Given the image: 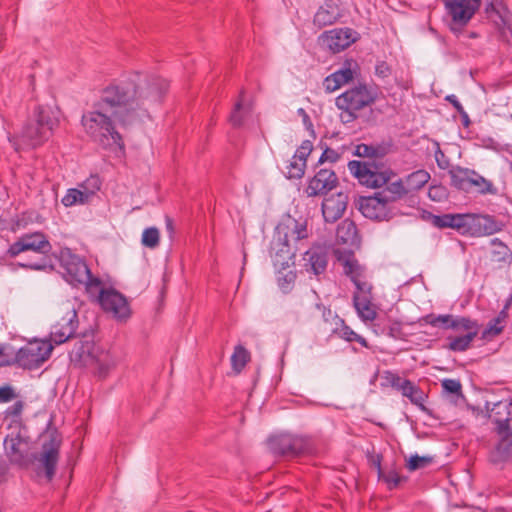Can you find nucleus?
<instances>
[{"instance_id": "nucleus-16", "label": "nucleus", "mask_w": 512, "mask_h": 512, "mask_svg": "<svg viewBox=\"0 0 512 512\" xmlns=\"http://www.w3.org/2000/svg\"><path fill=\"white\" fill-rule=\"evenodd\" d=\"M77 326V313L71 309L51 327L49 341L55 345L65 343L75 334Z\"/></svg>"}, {"instance_id": "nucleus-40", "label": "nucleus", "mask_w": 512, "mask_h": 512, "mask_svg": "<svg viewBox=\"0 0 512 512\" xmlns=\"http://www.w3.org/2000/svg\"><path fill=\"white\" fill-rule=\"evenodd\" d=\"M251 107L250 105H245L243 103L242 97L238 102H236L234 109L230 115V123L234 127H239L243 124L244 118L248 113H250Z\"/></svg>"}, {"instance_id": "nucleus-17", "label": "nucleus", "mask_w": 512, "mask_h": 512, "mask_svg": "<svg viewBox=\"0 0 512 512\" xmlns=\"http://www.w3.org/2000/svg\"><path fill=\"white\" fill-rule=\"evenodd\" d=\"M486 18L493 24L494 28L502 38L510 33L509 11L506 6L497 0H490L485 5Z\"/></svg>"}, {"instance_id": "nucleus-43", "label": "nucleus", "mask_w": 512, "mask_h": 512, "mask_svg": "<svg viewBox=\"0 0 512 512\" xmlns=\"http://www.w3.org/2000/svg\"><path fill=\"white\" fill-rule=\"evenodd\" d=\"M306 164L297 158L292 157L286 166V176L289 179H299L304 175Z\"/></svg>"}, {"instance_id": "nucleus-24", "label": "nucleus", "mask_w": 512, "mask_h": 512, "mask_svg": "<svg viewBox=\"0 0 512 512\" xmlns=\"http://www.w3.org/2000/svg\"><path fill=\"white\" fill-rule=\"evenodd\" d=\"M115 356L104 350H97L91 354V366L100 378H105L116 367Z\"/></svg>"}, {"instance_id": "nucleus-33", "label": "nucleus", "mask_w": 512, "mask_h": 512, "mask_svg": "<svg viewBox=\"0 0 512 512\" xmlns=\"http://www.w3.org/2000/svg\"><path fill=\"white\" fill-rule=\"evenodd\" d=\"M430 178V174L426 170L419 169L406 176L403 181L409 193L410 191L420 190L428 183Z\"/></svg>"}, {"instance_id": "nucleus-25", "label": "nucleus", "mask_w": 512, "mask_h": 512, "mask_svg": "<svg viewBox=\"0 0 512 512\" xmlns=\"http://www.w3.org/2000/svg\"><path fill=\"white\" fill-rule=\"evenodd\" d=\"M352 65L353 62H346L339 70L327 76L323 81L326 91L334 92L342 85L353 80L355 71L352 68ZM354 65L356 64L354 63Z\"/></svg>"}, {"instance_id": "nucleus-12", "label": "nucleus", "mask_w": 512, "mask_h": 512, "mask_svg": "<svg viewBox=\"0 0 512 512\" xmlns=\"http://www.w3.org/2000/svg\"><path fill=\"white\" fill-rule=\"evenodd\" d=\"M52 249V246L45 234L42 232L27 233L19 237L8 248V255L16 257L22 252L32 251L46 256Z\"/></svg>"}, {"instance_id": "nucleus-19", "label": "nucleus", "mask_w": 512, "mask_h": 512, "mask_svg": "<svg viewBox=\"0 0 512 512\" xmlns=\"http://www.w3.org/2000/svg\"><path fill=\"white\" fill-rule=\"evenodd\" d=\"M357 32L350 28H336L325 31L322 34V41L333 53L340 52L357 40Z\"/></svg>"}, {"instance_id": "nucleus-6", "label": "nucleus", "mask_w": 512, "mask_h": 512, "mask_svg": "<svg viewBox=\"0 0 512 512\" xmlns=\"http://www.w3.org/2000/svg\"><path fill=\"white\" fill-rule=\"evenodd\" d=\"M481 6V0H445L444 7L449 17V28L457 34L470 22Z\"/></svg>"}, {"instance_id": "nucleus-54", "label": "nucleus", "mask_w": 512, "mask_h": 512, "mask_svg": "<svg viewBox=\"0 0 512 512\" xmlns=\"http://www.w3.org/2000/svg\"><path fill=\"white\" fill-rule=\"evenodd\" d=\"M383 378L387 385H390L398 391H400V387L403 385L405 380L402 379L398 374L391 371H385Z\"/></svg>"}, {"instance_id": "nucleus-48", "label": "nucleus", "mask_w": 512, "mask_h": 512, "mask_svg": "<svg viewBox=\"0 0 512 512\" xmlns=\"http://www.w3.org/2000/svg\"><path fill=\"white\" fill-rule=\"evenodd\" d=\"M434 157L438 167L442 170L448 169L450 167V160L445 155V153L441 150L438 142H434Z\"/></svg>"}, {"instance_id": "nucleus-3", "label": "nucleus", "mask_w": 512, "mask_h": 512, "mask_svg": "<svg viewBox=\"0 0 512 512\" xmlns=\"http://www.w3.org/2000/svg\"><path fill=\"white\" fill-rule=\"evenodd\" d=\"M59 263L64 279L73 286L84 285L90 293L99 289L101 281L92 276L86 262L71 249L63 248L59 252Z\"/></svg>"}, {"instance_id": "nucleus-13", "label": "nucleus", "mask_w": 512, "mask_h": 512, "mask_svg": "<svg viewBox=\"0 0 512 512\" xmlns=\"http://www.w3.org/2000/svg\"><path fill=\"white\" fill-rule=\"evenodd\" d=\"M61 437L57 432H51L42 443V451L37 458L40 465L44 468L47 481H51L55 475L56 465L59 459Z\"/></svg>"}, {"instance_id": "nucleus-31", "label": "nucleus", "mask_w": 512, "mask_h": 512, "mask_svg": "<svg viewBox=\"0 0 512 512\" xmlns=\"http://www.w3.org/2000/svg\"><path fill=\"white\" fill-rule=\"evenodd\" d=\"M473 169L454 166L449 170L451 178V184L457 189H467L470 185V179H472Z\"/></svg>"}, {"instance_id": "nucleus-47", "label": "nucleus", "mask_w": 512, "mask_h": 512, "mask_svg": "<svg viewBox=\"0 0 512 512\" xmlns=\"http://www.w3.org/2000/svg\"><path fill=\"white\" fill-rule=\"evenodd\" d=\"M432 461L433 458L430 456L413 455L410 457L407 467L409 470L415 471L428 466Z\"/></svg>"}, {"instance_id": "nucleus-15", "label": "nucleus", "mask_w": 512, "mask_h": 512, "mask_svg": "<svg viewBox=\"0 0 512 512\" xmlns=\"http://www.w3.org/2000/svg\"><path fill=\"white\" fill-rule=\"evenodd\" d=\"M276 239L290 242L299 241L308 237L306 221L297 220L291 215H286L276 227Z\"/></svg>"}, {"instance_id": "nucleus-64", "label": "nucleus", "mask_w": 512, "mask_h": 512, "mask_svg": "<svg viewBox=\"0 0 512 512\" xmlns=\"http://www.w3.org/2000/svg\"><path fill=\"white\" fill-rule=\"evenodd\" d=\"M5 349V346H0V367L12 364V360L9 359V357L4 356Z\"/></svg>"}, {"instance_id": "nucleus-26", "label": "nucleus", "mask_w": 512, "mask_h": 512, "mask_svg": "<svg viewBox=\"0 0 512 512\" xmlns=\"http://www.w3.org/2000/svg\"><path fill=\"white\" fill-rule=\"evenodd\" d=\"M336 241L349 246H358L360 238L355 223L350 219L343 220L336 230Z\"/></svg>"}, {"instance_id": "nucleus-58", "label": "nucleus", "mask_w": 512, "mask_h": 512, "mask_svg": "<svg viewBox=\"0 0 512 512\" xmlns=\"http://www.w3.org/2000/svg\"><path fill=\"white\" fill-rule=\"evenodd\" d=\"M491 243L493 245H498L503 250V256L498 258L497 259L498 261H507V260H509L512 257V254H511L509 248L500 239L494 238L491 241Z\"/></svg>"}, {"instance_id": "nucleus-28", "label": "nucleus", "mask_w": 512, "mask_h": 512, "mask_svg": "<svg viewBox=\"0 0 512 512\" xmlns=\"http://www.w3.org/2000/svg\"><path fill=\"white\" fill-rule=\"evenodd\" d=\"M384 186L385 187L381 191H378V194L389 204L408 194V189H406L405 183L402 179H397L395 181L390 180Z\"/></svg>"}, {"instance_id": "nucleus-55", "label": "nucleus", "mask_w": 512, "mask_h": 512, "mask_svg": "<svg viewBox=\"0 0 512 512\" xmlns=\"http://www.w3.org/2000/svg\"><path fill=\"white\" fill-rule=\"evenodd\" d=\"M354 154L359 157H375L377 155V148L372 145L358 144L355 147Z\"/></svg>"}, {"instance_id": "nucleus-20", "label": "nucleus", "mask_w": 512, "mask_h": 512, "mask_svg": "<svg viewBox=\"0 0 512 512\" xmlns=\"http://www.w3.org/2000/svg\"><path fill=\"white\" fill-rule=\"evenodd\" d=\"M359 210L364 217L372 220H384L389 216V203L375 193L374 196L362 197L359 201Z\"/></svg>"}, {"instance_id": "nucleus-37", "label": "nucleus", "mask_w": 512, "mask_h": 512, "mask_svg": "<svg viewBox=\"0 0 512 512\" xmlns=\"http://www.w3.org/2000/svg\"><path fill=\"white\" fill-rule=\"evenodd\" d=\"M101 180L98 175H91L78 185V189L83 193L84 198L89 202L92 197L100 190Z\"/></svg>"}, {"instance_id": "nucleus-29", "label": "nucleus", "mask_w": 512, "mask_h": 512, "mask_svg": "<svg viewBox=\"0 0 512 512\" xmlns=\"http://www.w3.org/2000/svg\"><path fill=\"white\" fill-rule=\"evenodd\" d=\"M500 441L490 455V460L494 464L506 461L510 456V448L512 447V432L509 435L498 434Z\"/></svg>"}, {"instance_id": "nucleus-50", "label": "nucleus", "mask_w": 512, "mask_h": 512, "mask_svg": "<svg viewBox=\"0 0 512 512\" xmlns=\"http://www.w3.org/2000/svg\"><path fill=\"white\" fill-rule=\"evenodd\" d=\"M305 193L308 197H314L320 194V172L316 173L309 180Z\"/></svg>"}, {"instance_id": "nucleus-8", "label": "nucleus", "mask_w": 512, "mask_h": 512, "mask_svg": "<svg viewBox=\"0 0 512 512\" xmlns=\"http://www.w3.org/2000/svg\"><path fill=\"white\" fill-rule=\"evenodd\" d=\"M268 446L272 453L276 455H298L309 452L311 449V439L306 436L281 433L273 435L268 439Z\"/></svg>"}, {"instance_id": "nucleus-7", "label": "nucleus", "mask_w": 512, "mask_h": 512, "mask_svg": "<svg viewBox=\"0 0 512 512\" xmlns=\"http://www.w3.org/2000/svg\"><path fill=\"white\" fill-rule=\"evenodd\" d=\"M375 100V95L371 89L365 84H358L342 94L336 100V106L349 114L350 117H355V112L370 105Z\"/></svg>"}, {"instance_id": "nucleus-38", "label": "nucleus", "mask_w": 512, "mask_h": 512, "mask_svg": "<svg viewBox=\"0 0 512 512\" xmlns=\"http://www.w3.org/2000/svg\"><path fill=\"white\" fill-rule=\"evenodd\" d=\"M250 360V353L242 345H237L231 356V365L234 371L241 372Z\"/></svg>"}, {"instance_id": "nucleus-18", "label": "nucleus", "mask_w": 512, "mask_h": 512, "mask_svg": "<svg viewBox=\"0 0 512 512\" xmlns=\"http://www.w3.org/2000/svg\"><path fill=\"white\" fill-rule=\"evenodd\" d=\"M322 198V217L324 220L326 222H334L338 220L346 209L348 196L345 193L338 191L330 195L325 192Z\"/></svg>"}, {"instance_id": "nucleus-5", "label": "nucleus", "mask_w": 512, "mask_h": 512, "mask_svg": "<svg viewBox=\"0 0 512 512\" xmlns=\"http://www.w3.org/2000/svg\"><path fill=\"white\" fill-rule=\"evenodd\" d=\"M52 350L50 341L34 339L21 347L15 357L10 359L24 369H36L48 360Z\"/></svg>"}, {"instance_id": "nucleus-62", "label": "nucleus", "mask_w": 512, "mask_h": 512, "mask_svg": "<svg viewBox=\"0 0 512 512\" xmlns=\"http://www.w3.org/2000/svg\"><path fill=\"white\" fill-rule=\"evenodd\" d=\"M446 100L448 102H450L457 109L458 112H460V113L464 112L463 111V106L458 101L456 95H454V94L448 95V96H446Z\"/></svg>"}, {"instance_id": "nucleus-21", "label": "nucleus", "mask_w": 512, "mask_h": 512, "mask_svg": "<svg viewBox=\"0 0 512 512\" xmlns=\"http://www.w3.org/2000/svg\"><path fill=\"white\" fill-rule=\"evenodd\" d=\"M372 286L367 285V290H357L353 295V305L358 317L365 323L372 322L376 319L377 311L372 303L371 297Z\"/></svg>"}, {"instance_id": "nucleus-41", "label": "nucleus", "mask_w": 512, "mask_h": 512, "mask_svg": "<svg viewBox=\"0 0 512 512\" xmlns=\"http://www.w3.org/2000/svg\"><path fill=\"white\" fill-rule=\"evenodd\" d=\"M62 204L66 207H71L77 204L83 205L88 203L87 199L78 188H70L66 191L61 200Z\"/></svg>"}, {"instance_id": "nucleus-59", "label": "nucleus", "mask_w": 512, "mask_h": 512, "mask_svg": "<svg viewBox=\"0 0 512 512\" xmlns=\"http://www.w3.org/2000/svg\"><path fill=\"white\" fill-rule=\"evenodd\" d=\"M339 158V153L333 149L325 148L322 150V163L325 161L335 162Z\"/></svg>"}, {"instance_id": "nucleus-11", "label": "nucleus", "mask_w": 512, "mask_h": 512, "mask_svg": "<svg viewBox=\"0 0 512 512\" xmlns=\"http://www.w3.org/2000/svg\"><path fill=\"white\" fill-rule=\"evenodd\" d=\"M98 301L101 308L119 322L126 321L131 316L126 297L115 289H101Z\"/></svg>"}, {"instance_id": "nucleus-10", "label": "nucleus", "mask_w": 512, "mask_h": 512, "mask_svg": "<svg viewBox=\"0 0 512 512\" xmlns=\"http://www.w3.org/2000/svg\"><path fill=\"white\" fill-rule=\"evenodd\" d=\"M334 255L343 268V273L353 282L357 290H367L366 270L360 265L350 249L337 248Z\"/></svg>"}, {"instance_id": "nucleus-1", "label": "nucleus", "mask_w": 512, "mask_h": 512, "mask_svg": "<svg viewBox=\"0 0 512 512\" xmlns=\"http://www.w3.org/2000/svg\"><path fill=\"white\" fill-rule=\"evenodd\" d=\"M168 87L167 80L142 73L107 86L99 99L83 113L81 125L84 132L101 148L124 154L125 143L117 124L128 128L148 116L146 104L160 102Z\"/></svg>"}, {"instance_id": "nucleus-45", "label": "nucleus", "mask_w": 512, "mask_h": 512, "mask_svg": "<svg viewBox=\"0 0 512 512\" xmlns=\"http://www.w3.org/2000/svg\"><path fill=\"white\" fill-rule=\"evenodd\" d=\"M500 323H501V319L499 317L491 320L488 323L487 327L482 332V339L489 340V339L499 335L503 330V327L500 326Z\"/></svg>"}, {"instance_id": "nucleus-32", "label": "nucleus", "mask_w": 512, "mask_h": 512, "mask_svg": "<svg viewBox=\"0 0 512 512\" xmlns=\"http://www.w3.org/2000/svg\"><path fill=\"white\" fill-rule=\"evenodd\" d=\"M302 260L306 272L318 276L320 273V246L314 245L307 250Z\"/></svg>"}, {"instance_id": "nucleus-30", "label": "nucleus", "mask_w": 512, "mask_h": 512, "mask_svg": "<svg viewBox=\"0 0 512 512\" xmlns=\"http://www.w3.org/2000/svg\"><path fill=\"white\" fill-rule=\"evenodd\" d=\"M400 392L404 397H407L411 403L424 409V402L427 398L426 394L410 380H404L403 385L400 387Z\"/></svg>"}, {"instance_id": "nucleus-34", "label": "nucleus", "mask_w": 512, "mask_h": 512, "mask_svg": "<svg viewBox=\"0 0 512 512\" xmlns=\"http://www.w3.org/2000/svg\"><path fill=\"white\" fill-rule=\"evenodd\" d=\"M450 327L455 331L474 332V334H478L480 329V325L476 320L465 316H453Z\"/></svg>"}, {"instance_id": "nucleus-52", "label": "nucleus", "mask_w": 512, "mask_h": 512, "mask_svg": "<svg viewBox=\"0 0 512 512\" xmlns=\"http://www.w3.org/2000/svg\"><path fill=\"white\" fill-rule=\"evenodd\" d=\"M444 392L454 395L461 394V383L456 379H444L441 383Z\"/></svg>"}, {"instance_id": "nucleus-2", "label": "nucleus", "mask_w": 512, "mask_h": 512, "mask_svg": "<svg viewBox=\"0 0 512 512\" xmlns=\"http://www.w3.org/2000/svg\"><path fill=\"white\" fill-rule=\"evenodd\" d=\"M439 228H453L472 237L490 236L502 231L503 224L490 215L443 214L434 217Z\"/></svg>"}, {"instance_id": "nucleus-39", "label": "nucleus", "mask_w": 512, "mask_h": 512, "mask_svg": "<svg viewBox=\"0 0 512 512\" xmlns=\"http://www.w3.org/2000/svg\"><path fill=\"white\" fill-rule=\"evenodd\" d=\"M325 6L326 9L322 7V24H332L341 16L339 4L337 0H329Z\"/></svg>"}, {"instance_id": "nucleus-46", "label": "nucleus", "mask_w": 512, "mask_h": 512, "mask_svg": "<svg viewBox=\"0 0 512 512\" xmlns=\"http://www.w3.org/2000/svg\"><path fill=\"white\" fill-rule=\"evenodd\" d=\"M337 177L333 171L322 168V196L329 193L336 185Z\"/></svg>"}, {"instance_id": "nucleus-27", "label": "nucleus", "mask_w": 512, "mask_h": 512, "mask_svg": "<svg viewBox=\"0 0 512 512\" xmlns=\"http://www.w3.org/2000/svg\"><path fill=\"white\" fill-rule=\"evenodd\" d=\"M290 242L279 241L275 239L273 241L272 250H275L273 255V263L275 267L285 270L290 266L295 253L291 250Z\"/></svg>"}, {"instance_id": "nucleus-9", "label": "nucleus", "mask_w": 512, "mask_h": 512, "mask_svg": "<svg viewBox=\"0 0 512 512\" xmlns=\"http://www.w3.org/2000/svg\"><path fill=\"white\" fill-rule=\"evenodd\" d=\"M348 168L362 185L370 188L383 187L395 176L390 169L378 171L376 167L372 168L367 163L357 160L350 161Z\"/></svg>"}, {"instance_id": "nucleus-51", "label": "nucleus", "mask_w": 512, "mask_h": 512, "mask_svg": "<svg viewBox=\"0 0 512 512\" xmlns=\"http://www.w3.org/2000/svg\"><path fill=\"white\" fill-rule=\"evenodd\" d=\"M24 409V402L22 400L14 402L5 410V416L12 419H20Z\"/></svg>"}, {"instance_id": "nucleus-36", "label": "nucleus", "mask_w": 512, "mask_h": 512, "mask_svg": "<svg viewBox=\"0 0 512 512\" xmlns=\"http://www.w3.org/2000/svg\"><path fill=\"white\" fill-rule=\"evenodd\" d=\"M478 334L474 332L465 333L462 336L449 337L448 348L454 352H464L470 348L471 343Z\"/></svg>"}, {"instance_id": "nucleus-57", "label": "nucleus", "mask_w": 512, "mask_h": 512, "mask_svg": "<svg viewBox=\"0 0 512 512\" xmlns=\"http://www.w3.org/2000/svg\"><path fill=\"white\" fill-rule=\"evenodd\" d=\"M375 74L380 78H387L391 74V67L384 61L378 62L375 66Z\"/></svg>"}, {"instance_id": "nucleus-49", "label": "nucleus", "mask_w": 512, "mask_h": 512, "mask_svg": "<svg viewBox=\"0 0 512 512\" xmlns=\"http://www.w3.org/2000/svg\"><path fill=\"white\" fill-rule=\"evenodd\" d=\"M296 275L293 271H288L283 274L281 271L278 272V285L283 291H288L290 285L295 281Z\"/></svg>"}, {"instance_id": "nucleus-53", "label": "nucleus", "mask_w": 512, "mask_h": 512, "mask_svg": "<svg viewBox=\"0 0 512 512\" xmlns=\"http://www.w3.org/2000/svg\"><path fill=\"white\" fill-rule=\"evenodd\" d=\"M312 149V142L310 140H305L302 142L301 146L296 150L293 157L301 161H304V163L306 164L307 157L310 155Z\"/></svg>"}, {"instance_id": "nucleus-22", "label": "nucleus", "mask_w": 512, "mask_h": 512, "mask_svg": "<svg viewBox=\"0 0 512 512\" xmlns=\"http://www.w3.org/2000/svg\"><path fill=\"white\" fill-rule=\"evenodd\" d=\"M4 449L12 463L23 464L28 453V444L19 435L7 436L4 440Z\"/></svg>"}, {"instance_id": "nucleus-61", "label": "nucleus", "mask_w": 512, "mask_h": 512, "mask_svg": "<svg viewBox=\"0 0 512 512\" xmlns=\"http://www.w3.org/2000/svg\"><path fill=\"white\" fill-rule=\"evenodd\" d=\"M22 267H27L33 270H43L47 267V261L45 259H42L38 262H28V263H21Z\"/></svg>"}, {"instance_id": "nucleus-42", "label": "nucleus", "mask_w": 512, "mask_h": 512, "mask_svg": "<svg viewBox=\"0 0 512 512\" xmlns=\"http://www.w3.org/2000/svg\"><path fill=\"white\" fill-rule=\"evenodd\" d=\"M160 243V232L156 227H148L144 229L141 237V244L144 247L154 249Z\"/></svg>"}, {"instance_id": "nucleus-35", "label": "nucleus", "mask_w": 512, "mask_h": 512, "mask_svg": "<svg viewBox=\"0 0 512 512\" xmlns=\"http://www.w3.org/2000/svg\"><path fill=\"white\" fill-rule=\"evenodd\" d=\"M472 179H470L469 188L475 187L480 194H497V188L493 183L480 175L477 171L473 170Z\"/></svg>"}, {"instance_id": "nucleus-56", "label": "nucleus", "mask_w": 512, "mask_h": 512, "mask_svg": "<svg viewBox=\"0 0 512 512\" xmlns=\"http://www.w3.org/2000/svg\"><path fill=\"white\" fill-rule=\"evenodd\" d=\"M17 397L15 389L10 385L0 387V403H7Z\"/></svg>"}, {"instance_id": "nucleus-4", "label": "nucleus", "mask_w": 512, "mask_h": 512, "mask_svg": "<svg viewBox=\"0 0 512 512\" xmlns=\"http://www.w3.org/2000/svg\"><path fill=\"white\" fill-rule=\"evenodd\" d=\"M57 125L58 120L51 115V112L39 107L35 111V117L24 126L21 138L28 145L35 147L48 139Z\"/></svg>"}, {"instance_id": "nucleus-23", "label": "nucleus", "mask_w": 512, "mask_h": 512, "mask_svg": "<svg viewBox=\"0 0 512 512\" xmlns=\"http://www.w3.org/2000/svg\"><path fill=\"white\" fill-rule=\"evenodd\" d=\"M334 327H331L329 330L331 331V334L327 338V342L333 341L334 338H341L347 342H358L362 347L368 348V342L364 337L357 334L355 331H353L349 326H347L343 319L339 318L338 316H335L334 318Z\"/></svg>"}, {"instance_id": "nucleus-14", "label": "nucleus", "mask_w": 512, "mask_h": 512, "mask_svg": "<svg viewBox=\"0 0 512 512\" xmlns=\"http://www.w3.org/2000/svg\"><path fill=\"white\" fill-rule=\"evenodd\" d=\"M486 409L489 416L496 424L497 434L509 435L512 432L510 421L512 420V400L505 399L495 402L490 407V403H486Z\"/></svg>"}, {"instance_id": "nucleus-63", "label": "nucleus", "mask_w": 512, "mask_h": 512, "mask_svg": "<svg viewBox=\"0 0 512 512\" xmlns=\"http://www.w3.org/2000/svg\"><path fill=\"white\" fill-rule=\"evenodd\" d=\"M302 121H303V124L305 126V128L310 131L311 135L313 138L316 137V133L313 129V124L308 116V114H304L303 117H302Z\"/></svg>"}, {"instance_id": "nucleus-60", "label": "nucleus", "mask_w": 512, "mask_h": 512, "mask_svg": "<svg viewBox=\"0 0 512 512\" xmlns=\"http://www.w3.org/2000/svg\"><path fill=\"white\" fill-rule=\"evenodd\" d=\"M483 146L495 152H501L503 150V146L492 138L484 139Z\"/></svg>"}, {"instance_id": "nucleus-44", "label": "nucleus", "mask_w": 512, "mask_h": 512, "mask_svg": "<svg viewBox=\"0 0 512 512\" xmlns=\"http://www.w3.org/2000/svg\"><path fill=\"white\" fill-rule=\"evenodd\" d=\"M426 323L433 327H442L444 329H451L450 324L453 320V315L445 314V315H428L426 317Z\"/></svg>"}]
</instances>
